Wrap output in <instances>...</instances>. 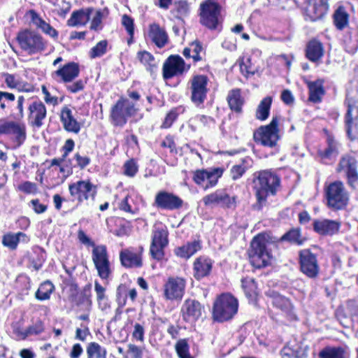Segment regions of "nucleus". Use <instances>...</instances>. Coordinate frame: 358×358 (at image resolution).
Wrapping results in <instances>:
<instances>
[{
  "instance_id": "1",
  "label": "nucleus",
  "mask_w": 358,
  "mask_h": 358,
  "mask_svg": "<svg viewBox=\"0 0 358 358\" xmlns=\"http://www.w3.org/2000/svg\"><path fill=\"white\" fill-rule=\"evenodd\" d=\"M280 178L273 172L264 170L254 173L252 179L253 189L255 191L257 203L255 208L259 210L266 203L268 195H274L280 185Z\"/></svg>"
},
{
  "instance_id": "2",
  "label": "nucleus",
  "mask_w": 358,
  "mask_h": 358,
  "mask_svg": "<svg viewBox=\"0 0 358 358\" xmlns=\"http://www.w3.org/2000/svg\"><path fill=\"white\" fill-rule=\"evenodd\" d=\"M238 308V300L235 297L230 294H222L213 305L214 320L220 322L229 320L236 314Z\"/></svg>"
},
{
  "instance_id": "3",
  "label": "nucleus",
  "mask_w": 358,
  "mask_h": 358,
  "mask_svg": "<svg viewBox=\"0 0 358 358\" xmlns=\"http://www.w3.org/2000/svg\"><path fill=\"white\" fill-rule=\"evenodd\" d=\"M280 117L273 116L271 122L265 126H261L254 133V140L264 146L273 148L276 145L280 138L278 123Z\"/></svg>"
},
{
  "instance_id": "4",
  "label": "nucleus",
  "mask_w": 358,
  "mask_h": 358,
  "mask_svg": "<svg viewBox=\"0 0 358 358\" xmlns=\"http://www.w3.org/2000/svg\"><path fill=\"white\" fill-rule=\"evenodd\" d=\"M248 255L250 262L254 267L260 268L268 265L271 256L264 237L257 236L252 239Z\"/></svg>"
},
{
  "instance_id": "5",
  "label": "nucleus",
  "mask_w": 358,
  "mask_h": 358,
  "mask_svg": "<svg viewBox=\"0 0 358 358\" xmlns=\"http://www.w3.org/2000/svg\"><path fill=\"white\" fill-rule=\"evenodd\" d=\"M17 40L20 48L29 55L42 52L46 48V41L40 34L32 31L19 32Z\"/></svg>"
},
{
  "instance_id": "6",
  "label": "nucleus",
  "mask_w": 358,
  "mask_h": 358,
  "mask_svg": "<svg viewBox=\"0 0 358 358\" xmlns=\"http://www.w3.org/2000/svg\"><path fill=\"white\" fill-rule=\"evenodd\" d=\"M200 22L210 29H216L219 24L220 6L213 0H206L200 5Z\"/></svg>"
},
{
  "instance_id": "7",
  "label": "nucleus",
  "mask_w": 358,
  "mask_h": 358,
  "mask_svg": "<svg viewBox=\"0 0 358 358\" xmlns=\"http://www.w3.org/2000/svg\"><path fill=\"white\" fill-rule=\"evenodd\" d=\"M327 204L334 209H341L348 202L349 196L344 185L341 181L331 183L327 189Z\"/></svg>"
},
{
  "instance_id": "8",
  "label": "nucleus",
  "mask_w": 358,
  "mask_h": 358,
  "mask_svg": "<svg viewBox=\"0 0 358 358\" xmlns=\"http://www.w3.org/2000/svg\"><path fill=\"white\" fill-rule=\"evenodd\" d=\"M208 78L205 75H196L189 81L190 99L197 107L202 105L208 92Z\"/></svg>"
},
{
  "instance_id": "9",
  "label": "nucleus",
  "mask_w": 358,
  "mask_h": 358,
  "mask_svg": "<svg viewBox=\"0 0 358 358\" xmlns=\"http://www.w3.org/2000/svg\"><path fill=\"white\" fill-rule=\"evenodd\" d=\"M92 259L99 276L102 279L108 278L111 271L106 246L104 245L94 246L92 252Z\"/></svg>"
},
{
  "instance_id": "10",
  "label": "nucleus",
  "mask_w": 358,
  "mask_h": 358,
  "mask_svg": "<svg viewBox=\"0 0 358 358\" xmlns=\"http://www.w3.org/2000/svg\"><path fill=\"white\" fill-rule=\"evenodd\" d=\"M299 264L301 271L310 278L317 277L320 271L317 256L310 249H303L299 252Z\"/></svg>"
},
{
  "instance_id": "11",
  "label": "nucleus",
  "mask_w": 358,
  "mask_h": 358,
  "mask_svg": "<svg viewBox=\"0 0 358 358\" xmlns=\"http://www.w3.org/2000/svg\"><path fill=\"white\" fill-rule=\"evenodd\" d=\"M136 109L134 105L127 101L120 99L111 109L110 117L116 126H123L127 123V117L133 115Z\"/></svg>"
},
{
  "instance_id": "12",
  "label": "nucleus",
  "mask_w": 358,
  "mask_h": 358,
  "mask_svg": "<svg viewBox=\"0 0 358 358\" xmlns=\"http://www.w3.org/2000/svg\"><path fill=\"white\" fill-rule=\"evenodd\" d=\"M169 243L168 231L166 229H157L153 231L150 253L156 260H161L164 257V248Z\"/></svg>"
},
{
  "instance_id": "13",
  "label": "nucleus",
  "mask_w": 358,
  "mask_h": 358,
  "mask_svg": "<svg viewBox=\"0 0 358 358\" xmlns=\"http://www.w3.org/2000/svg\"><path fill=\"white\" fill-rule=\"evenodd\" d=\"M154 205L159 209L175 210L182 206L183 201L171 192L159 191L155 195Z\"/></svg>"
},
{
  "instance_id": "14",
  "label": "nucleus",
  "mask_w": 358,
  "mask_h": 358,
  "mask_svg": "<svg viewBox=\"0 0 358 358\" xmlns=\"http://www.w3.org/2000/svg\"><path fill=\"white\" fill-rule=\"evenodd\" d=\"M69 189L72 196L77 197L79 202L91 198L92 200L96 194V188L89 180H79L69 185Z\"/></svg>"
},
{
  "instance_id": "15",
  "label": "nucleus",
  "mask_w": 358,
  "mask_h": 358,
  "mask_svg": "<svg viewBox=\"0 0 358 358\" xmlns=\"http://www.w3.org/2000/svg\"><path fill=\"white\" fill-rule=\"evenodd\" d=\"M0 134L15 136L17 147H20L27 138L25 125L14 121L0 120Z\"/></svg>"
},
{
  "instance_id": "16",
  "label": "nucleus",
  "mask_w": 358,
  "mask_h": 358,
  "mask_svg": "<svg viewBox=\"0 0 358 358\" xmlns=\"http://www.w3.org/2000/svg\"><path fill=\"white\" fill-rule=\"evenodd\" d=\"M338 171L345 172L348 183L353 189L358 186L357 161L353 157L345 155L343 157L338 164Z\"/></svg>"
},
{
  "instance_id": "17",
  "label": "nucleus",
  "mask_w": 358,
  "mask_h": 358,
  "mask_svg": "<svg viewBox=\"0 0 358 358\" xmlns=\"http://www.w3.org/2000/svg\"><path fill=\"white\" fill-rule=\"evenodd\" d=\"M222 175V169L217 168L211 170H197L194 175V182L204 189L214 187Z\"/></svg>"
},
{
  "instance_id": "18",
  "label": "nucleus",
  "mask_w": 358,
  "mask_h": 358,
  "mask_svg": "<svg viewBox=\"0 0 358 358\" xmlns=\"http://www.w3.org/2000/svg\"><path fill=\"white\" fill-rule=\"evenodd\" d=\"M185 61L179 55L169 56L163 65V78L169 80L185 71Z\"/></svg>"
},
{
  "instance_id": "19",
  "label": "nucleus",
  "mask_w": 358,
  "mask_h": 358,
  "mask_svg": "<svg viewBox=\"0 0 358 358\" xmlns=\"http://www.w3.org/2000/svg\"><path fill=\"white\" fill-rule=\"evenodd\" d=\"M328 8L329 5L326 0L310 1L305 9V18L311 22L320 20L327 14Z\"/></svg>"
},
{
  "instance_id": "20",
  "label": "nucleus",
  "mask_w": 358,
  "mask_h": 358,
  "mask_svg": "<svg viewBox=\"0 0 358 358\" xmlns=\"http://www.w3.org/2000/svg\"><path fill=\"white\" fill-rule=\"evenodd\" d=\"M185 280L182 278H169L164 285V295L167 299H181L185 287Z\"/></svg>"
},
{
  "instance_id": "21",
  "label": "nucleus",
  "mask_w": 358,
  "mask_h": 358,
  "mask_svg": "<svg viewBox=\"0 0 358 358\" xmlns=\"http://www.w3.org/2000/svg\"><path fill=\"white\" fill-rule=\"evenodd\" d=\"M29 124L36 128H40L43 125V120L46 117L47 110L45 106L39 101L32 102L28 107Z\"/></svg>"
},
{
  "instance_id": "22",
  "label": "nucleus",
  "mask_w": 358,
  "mask_h": 358,
  "mask_svg": "<svg viewBox=\"0 0 358 358\" xmlns=\"http://www.w3.org/2000/svg\"><path fill=\"white\" fill-rule=\"evenodd\" d=\"M181 312L185 321L194 322L201 317L203 307L198 301L187 299L182 306Z\"/></svg>"
},
{
  "instance_id": "23",
  "label": "nucleus",
  "mask_w": 358,
  "mask_h": 358,
  "mask_svg": "<svg viewBox=\"0 0 358 358\" xmlns=\"http://www.w3.org/2000/svg\"><path fill=\"white\" fill-rule=\"evenodd\" d=\"M205 206H221L230 208L232 204L231 199L222 190H217L214 193L205 196L202 199Z\"/></svg>"
},
{
  "instance_id": "24",
  "label": "nucleus",
  "mask_w": 358,
  "mask_h": 358,
  "mask_svg": "<svg viewBox=\"0 0 358 358\" xmlns=\"http://www.w3.org/2000/svg\"><path fill=\"white\" fill-rule=\"evenodd\" d=\"M79 73L80 69L78 64L75 62H69L53 72L52 76L54 78L59 77L63 82L69 83L77 78Z\"/></svg>"
},
{
  "instance_id": "25",
  "label": "nucleus",
  "mask_w": 358,
  "mask_h": 358,
  "mask_svg": "<svg viewBox=\"0 0 358 358\" xmlns=\"http://www.w3.org/2000/svg\"><path fill=\"white\" fill-rule=\"evenodd\" d=\"M60 120L65 130L78 134L80 130V123L73 116L71 110L67 106L62 109Z\"/></svg>"
},
{
  "instance_id": "26",
  "label": "nucleus",
  "mask_w": 358,
  "mask_h": 358,
  "mask_svg": "<svg viewBox=\"0 0 358 358\" xmlns=\"http://www.w3.org/2000/svg\"><path fill=\"white\" fill-rule=\"evenodd\" d=\"M148 36L159 48L164 47L168 43L167 33L158 24L153 23L150 25Z\"/></svg>"
},
{
  "instance_id": "27",
  "label": "nucleus",
  "mask_w": 358,
  "mask_h": 358,
  "mask_svg": "<svg viewBox=\"0 0 358 358\" xmlns=\"http://www.w3.org/2000/svg\"><path fill=\"white\" fill-rule=\"evenodd\" d=\"M314 230L323 235H333L339 229V224L335 221L324 220H315L313 222Z\"/></svg>"
},
{
  "instance_id": "28",
  "label": "nucleus",
  "mask_w": 358,
  "mask_h": 358,
  "mask_svg": "<svg viewBox=\"0 0 358 358\" xmlns=\"http://www.w3.org/2000/svg\"><path fill=\"white\" fill-rule=\"evenodd\" d=\"M212 262L210 259L200 257L194 264V277L199 280L209 275L212 268Z\"/></svg>"
},
{
  "instance_id": "29",
  "label": "nucleus",
  "mask_w": 358,
  "mask_h": 358,
  "mask_svg": "<svg viewBox=\"0 0 358 358\" xmlns=\"http://www.w3.org/2000/svg\"><path fill=\"white\" fill-rule=\"evenodd\" d=\"M355 108L351 106L348 105V110L345 115V127H346V133L348 138L351 141L355 140L358 137V124L357 118L352 117V111Z\"/></svg>"
},
{
  "instance_id": "30",
  "label": "nucleus",
  "mask_w": 358,
  "mask_h": 358,
  "mask_svg": "<svg viewBox=\"0 0 358 358\" xmlns=\"http://www.w3.org/2000/svg\"><path fill=\"white\" fill-rule=\"evenodd\" d=\"M324 55V48L321 42L312 40L308 42L306 49V56L311 62H315Z\"/></svg>"
},
{
  "instance_id": "31",
  "label": "nucleus",
  "mask_w": 358,
  "mask_h": 358,
  "mask_svg": "<svg viewBox=\"0 0 358 358\" xmlns=\"http://www.w3.org/2000/svg\"><path fill=\"white\" fill-rule=\"evenodd\" d=\"M230 109L236 113L242 112V106L244 103V99L242 97L239 89H234L229 92L227 98Z\"/></svg>"
},
{
  "instance_id": "32",
  "label": "nucleus",
  "mask_w": 358,
  "mask_h": 358,
  "mask_svg": "<svg viewBox=\"0 0 358 358\" xmlns=\"http://www.w3.org/2000/svg\"><path fill=\"white\" fill-rule=\"evenodd\" d=\"M92 10V8H87V10L80 9L73 11L70 19L67 21V24L70 27L85 24L90 20Z\"/></svg>"
},
{
  "instance_id": "33",
  "label": "nucleus",
  "mask_w": 358,
  "mask_h": 358,
  "mask_svg": "<svg viewBox=\"0 0 358 358\" xmlns=\"http://www.w3.org/2000/svg\"><path fill=\"white\" fill-rule=\"evenodd\" d=\"M201 248L200 242L199 241H194L177 248L175 250V253L178 257L187 259L194 255Z\"/></svg>"
},
{
  "instance_id": "34",
  "label": "nucleus",
  "mask_w": 358,
  "mask_h": 358,
  "mask_svg": "<svg viewBox=\"0 0 358 358\" xmlns=\"http://www.w3.org/2000/svg\"><path fill=\"white\" fill-rule=\"evenodd\" d=\"M333 22L338 30H343L349 24V14L343 6H338L334 13Z\"/></svg>"
},
{
  "instance_id": "35",
  "label": "nucleus",
  "mask_w": 358,
  "mask_h": 358,
  "mask_svg": "<svg viewBox=\"0 0 358 358\" xmlns=\"http://www.w3.org/2000/svg\"><path fill=\"white\" fill-rule=\"evenodd\" d=\"M120 259L121 264L125 267H140L142 265L140 255L127 250L120 252Z\"/></svg>"
},
{
  "instance_id": "36",
  "label": "nucleus",
  "mask_w": 358,
  "mask_h": 358,
  "mask_svg": "<svg viewBox=\"0 0 358 358\" xmlns=\"http://www.w3.org/2000/svg\"><path fill=\"white\" fill-rule=\"evenodd\" d=\"M32 22L36 26L37 28L41 29L43 32L50 36L53 38H57L58 36L57 31L54 29L50 24L43 20L39 15L34 11H31Z\"/></svg>"
},
{
  "instance_id": "37",
  "label": "nucleus",
  "mask_w": 358,
  "mask_h": 358,
  "mask_svg": "<svg viewBox=\"0 0 358 358\" xmlns=\"http://www.w3.org/2000/svg\"><path fill=\"white\" fill-rule=\"evenodd\" d=\"M308 87L309 90V101L313 103L320 102L322 96L324 94L322 81L317 80L314 82H308Z\"/></svg>"
},
{
  "instance_id": "38",
  "label": "nucleus",
  "mask_w": 358,
  "mask_h": 358,
  "mask_svg": "<svg viewBox=\"0 0 358 358\" xmlns=\"http://www.w3.org/2000/svg\"><path fill=\"white\" fill-rule=\"evenodd\" d=\"M21 238H23V242L27 243L29 241L27 236L22 233L18 232L17 234H8L3 236L2 243L4 246L9 248L11 250H15L18 243L20 241Z\"/></svg>"
},
{
  "instance_id": "39",
  "label": "nucleus",
  "mask_w": 358,
  "mask_h": 358,
  "mask_svg": "<svg viewBox=\"0 0 358 358\" xmlns=\"http://www.w3.org/2000/svg\"><path fill=\"white\" fill-rule=\"evenodd\" d=\"M271 103L272 98L271 96H266L260 101L255 114V117L257 120L264 121L268 117Z\"/></svg>"
},
{
  "instance_id": "40",
  "label": "nucleus",
  "mask_w": 358,
  "mask_h": 358,
  "mask_svg": "<svg viewBox=\"0 0 358 358\" xmlns=\"http://www.w3.org/2000/svg\"><path fill=\"white\" fill-rule=\"evenodd\" d=\"M346 351L342 347H326L319 353L320 358H345Z\"/></svg>"
},
{
  "instance_id": "41",
  "label": "nucleus",
  "mask_w": 358,
  "mask_h": 358,
  "mask_svg": "<svg viewBox=\"0 0 358 358\" xmlns=\"http://www.w3.org/2000/svg\"><path fill=\"white\" fill-rule=\"evenodd\" d=\"M55 289L54 285L49 280L43 282L36 292L35 296L38 300L44 301L49 299L50 294Z\"/></svg>"
},
{
  "instance_id": "42",
  "label": "nucleus",
  "mask_w": 358,
  "mask_h": 358,
  "mask_svg": "<svg viewBox=\"0 0 358 358\" xmlns=\"http://www.w3.org/2000/svg\"><path fill=\"white\" fill-rule=\"evenodd\" d=\"M251 159L246 157L242 159L241 164H236L232 166L230 171L231 177L234 180L240 178L250 166Z\"/></svg>"
},
{
  "instance_id": "43",
  "label": "nucleus",
  "mask_w": 358,
  "mask_h": 358,
  "mask_svg": "<svg viewBox=\"0 0 358 358\" xmlns=\"http://www.w3.org/2000/svg\"><path fill=\"white\" fill-rule=\"evenodd\" d=\"M272 303L282 311L289 312L292 308V304L288 299L278 292H272Z\"/></svg>"
},
{
  "instance_id": "44",
  "label": "nucleus",
  "mask_w": 358,
  "mask_h": 358,
  "mask_svg": "<svg viewBox=\"0 0 358 358\" xmlns=\"http://www.w3.org/2000/svg\"><path fill=\"white\" fill-rule=\"evenodd\" d=\"M138 58L141 63L148 66L147 69L151 74L155 73L157 65L155 63V58L152 55L147 51L138 52Z\"/></svg>"
},
{
  "instance_id": "45",
  "label": "nucleus",
  "mask_w": 358,
  "mask_h": 358,
  "mask_svg": "<svg viewBox=\"0 0 358 358\" xmlns=\"http://www.w3.org/2000/svg\"><path fill=\"white\" fill-rule=\"evenodd\" d=\"M87 358H105L106 355V350L102 348L101 345L95 342L89 343L87 348Z\"/></svg>"
},
{
  "instance_id": "46",
  "label": "nucleus",
  "mask_w": 358,
  "mask_h": 358,
  "mask_svg": "<svg viewBox=\"0 0 358 358\" xmlns=\"http://www.w3.org/2000/svg\"><path fill=\"white\" fill-rule=\"evenodd\" d=\"M281 241H287L289 242L302 245L305 241V238H302L300 231L298 229H294L289 231L285 234L280 238Z\"/></svg>"
},
{
  "instance_id": "47",
  "label": "nucleus",
  "mask_w": 358,
  "mask_h": 358,
  "mask_svg": "<svg viewBox=\"0 0 358 358\" xmlns=\"http://www.w3.org/2000/svg\"><path fill=\"white\" fill-rule=\"evenodd\" d=\"M179 358H193L189 353V346L187 339H180L175 345Z\"/></svg>"
},
{
  "instance_id": "48",
  "label": "nucleus",
  "mask_w": 358,
  "mask_h": 358,
  "mask_svg": "<svg viewBox=\"0 0 358 358\" xmlns=\"http://www.w3.org/2000/svg\"><path fill=\"white\" fill-rule=\"evenodd\" d=\"M327 148L320 153L322 157L331 158L338 155L337 143L331 136L327 138Z\"/></svg>"
},
{
  "instance_id": "49",
  "label": "nucleus",
  "mask_w": 358,
  "mask_h": 358,
  "mask_svg": "<svg viewBox=\"0 0 358 358\" xmlns=\"http://www.w3.org/2000/svg\"><path fill=\"white\" fill-rule=\"evenodd\" d=\"M241 286L248 297H252L256 293L257 285L253 278H245L242 279Z\"/></svg>"
},
{
  "instance_id": "50",
  "label": "nucleus",
  "mask_w": 358,
  "mask_h": 358,
  "mask_svg": "<svg viewBox=\"0 0 358 358\" xmlns=\"http://www.w3.org/2000/svg\"><path fill=\"white\" fill-rule=\"evenodd\" d=\"M108 41L103 40L99 41L94 47H93L90 52L91 58L94 59L103 55L106 52Z\"/></svg>"
},
{
  "instance_id": "51",
  "label": "nucleus",
  "mask_w": 358,
  "mask_h": 358,
  "mask_svg": "<svg viewBox=\"0 0 358 358\" xmlns=\"http://www.w3.org/2000/svg\"><path fill=\"white\" fill-rule=\"evenodd\" d=\"M44 331V324L41 320H37L34 324L27 329L28 336L38 335Z\"/></svg>"
},
{
  "instance_id": "52",
  "label": "nucleus",
  "mask_w": 358,
  "mask_h": 358,
  "mask_svg": "<svg viewBox=\"0 0 358 358\" xmlns=\"http://www.w3.org/2000/svg\"><path fill=\"white\" fill-rule=\"evenodd\" d=\"M138 171V166L134 159H130L124 164V173L129 177H134Z\"/></svg>"
},
{
  "instance_id": "53",
  "label": "nucleus",
  "mask_w": 358,
  "mask_h": 358,
  "mask_svg": "<svg viewBox=\"0 0 358 358\" xmlns=\"http://www.w3.org/2000/svg\"><path fill=\"white\" fill-rule=\"evenodd\" d=\"M18 189L26 194H34L37 191V186L34 182L26 181L18 186Z\"/></svg>"
},
{
  "instance_id": "54",
  "label": "nucleus",
  "mask_w": 358,
  "mask_h": 358,
  "mask_svg": "<svg viewBox=\"0 0 358 358\" xmlns=\"http://www.w3.org/2000/svg\"><path fill=\"white\" fill-rule=\"evenodd\" d=\"M122 23L125 27L128 34L132 37L134 33V20L127 15H124L122 18Z\"/></svg>"
},
{
  "instance_id": "55",
  "label": "nucleus",
  "mask_w": 358,
  "mask_h": 358,
  "mask_svg": "<svg viewBox=\"0 0 358 358\" xmlns=\"http://www.w3.org/2000/svg\"><path fill=\"white\" fill-rule=\"evenodd\" d=\"M144 327L139 323L134 324V329L132 333V336L136 340L143 342L144 341Z\"/></svg>"
},
{
  "instance_id": "56",
  "label": "nucleus",
  "mask_w": 358,
  "mask_h": 358,
  "mask_svg": "<svg viewBox=\"0 0 358 358\" xmlns=\"http://www.w3.org/2000/svg\"><path fill=\"white\" fill-rule=\"evenodd\" d=\"M348 309L352 320L358 323V305L354 301H350L348 303Z\"/></svg>"
},
{
  "instance_id": "57",
  "label": "nucleus",
  "mask_w": 358,
  "mask_h": 358,
  "mask_svg": "<svg viewBox=\"0 0 358 358\" xmlns=\"http://www.w3.org/2000/svg\"><path fill=\"white\" fill-rule=\"evenodd\" d=\"M191 47L192 48V59L194 62H198L201 59L200 56V52L202 50V46L198 41H194L192 43Z\"/></svg>"
},
{
  "instance_id": "58",
  "label": "nucleus",
  "mask_w": 358,
  "mask_h": 358,
  "mask_svg": "<svg viewBox=\"0 0 358 358\" xmlns=\"http://www.w3.org/2000/svg\"><path fill=\"white\" fill-rule=\"evenodd\" d=\"M78 238L80 243L85 245L92 246L93 248L94 246H96L94 242H93L82 229H80L78 232Z\"/></svg>"
},
{
  "instance_id": "59",
  "label": "nucleus",
  "mask_w": 358,
  "mask_h": 358,
  "mask_svg": "<svg viewBox=\"0 0 358 358\" xmlns=\"http://www.w3.org/2000/svg\"><path fill=\"white\" fill-rule=\"evenodd\" d=\"M12 327L13 332L17 336V339L24 340L28 337L27 329L25 331H22L17 323L13 324Z\"/></svg>"
},
{
  "instance_id": "60",
  "label": "nucleus",
  "mask_w": 358,
  "mask_h": 358,
  "mask_svg": "<svg viewBox=\"0 0 358 358\" xmlns=\"http://www.w3.org/2000/svg\"><path fill=\"white\" fill-rule=\"evenodd\" d=\"M75 159L77 162L78 166L81 169H85L90 163V158L87 156H81L79 153H76L74 156Z\"/></svg>"
},
{
  "instance_id": "61",
  "label": "nucleus",
  "mask_w": 358,
  "mask_h": 358,
  "mask_svg": "<svg viewBox=\"0 0 358 358\" xmlns=\"http://www.w3.org/2000/svg\"><path fill=\"white\" fill-rule=\"evenodd\" d=\"M178 17L186 15L189 12V6L186 1H180L176 3Z\"/></svg>"
},
{
  "instance_id": "62",
  "label": "nucleus",
  "mask_w": 358,
  "mask_h": 358,
  "mask_svg": "<svg viewBox=\"0 0 358 358\" xmlns=\"http://www.w3.org/2000/svg\"><path fill=\"white\" fill-rule=\"evenodd\" d=\"M128 352L131 354L132 358H142L143 356L142 350L134 344H129Z\"/></svg>"
},
{
  "instance_id": "63",
  "label": "nucleus",
  "mask_w": 358,
  "mask_h": 358,
  "mask_svg": "<svg viewBox=\"0 0 358 358\" xmlns=\"http://www.w3.org/2000/svg\"><path fill=\"white\" fill-rule=\"evenodd\" d=\"M176 117H177V114L176 112H174V111L169 112L166 116V118L162 124V127H164V128L170 127L172 125L174 120L176 119Z\"/></svg>"
},
{
  "instance_id": "64",
  "label": "nucleus",
  "mask_w": 358,
  "mask_h": 358,
  "mask_svg": "<svg viewBox=\"0 0 358 358\" xmlns=\"http://www.w3.org/2000/svg\"><path fill=\"white\" fill-rule=\"evenodd\" d=\"M83 350L80 344L76 343L73 345L71 351L70 352L71 358H79L83 353Z\"/></svg>"
}]
</instances>
